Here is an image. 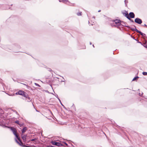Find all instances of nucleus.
I'll return each mask as SVG.
<instances>
[{"label":"nucleus","instance_id":"nucleus-20","mask_svg":"<svg viewBox=\"0 0 147 147\" xmlns=\"http://www.w3.org/2000/svg\"><path fill=\"white\" fill-rule=\"evenodd\" d=\"M137 42L138 43H140V44H141V45H143L144 47V44L147 43V42H145V43H142L141 42L139 41L138 40H137Z\"/></svg>","mask_w":147,"mask_h":147},{"label":"nucleus","instance_id":"nucleus-50","mask_svg":"<svg viewBox=\"0 0 147 147\" xmlns=\"http://www.w3.org/2000/svg\"><path fill=\"white\" fill-rule=\"evenodd\" d=\"M88 23H89V24H90V22H89V21H88Z\"/></svg>","mask_w":147,"mask_h":147},{"label":"nucleus","instance_id":"nucleus-9","mask_svg":"<svg viewBox=\"0 0 147 147\" xmlns=\"http://www.w3.org/2000/svg\"><path fill=\"white\" fill-rule=\"evenodd\" d=\"M121 25L123 26L127 27L128 28H130V26L128 25H126V24H127V23L125 22H124L122 21H121Z\"/></svg>","mask_w":147,"mask_h":147},{"label":"nucleus","instance_id":"nucleus-49","mask_svg":"<svg viewBox=\"0 0 147 147\" xmlns=\"http://www.w3.org/2000/svg\"><path fill=\"white\" fill-rule=\"evenodd\" d=\"M117 127H120L118 125H117Z\"/></svg>","mask_w":147,"mask_h":147},{"label":"nucleus","instance_id":"nucleus-35","mask_svg":"<svg viewBox=\"0 0 147 147\" xmlns=\"http://www.w3.org/2000/svg\"><path fill=\"white\" fill-rule=\"evenodd\" d=\"M143 93L142 92V93L141 94L140 93H139V95L140 96H142V95L143 94Z\"/></svg>","mask_w":147,"mask_h":147},{"label":"nucleus","instance_id":"nucleus-38","mask_svg":"<svg viewBox=\"0 0 147 147\" xmlns=\"http://www.w3.org/2000/svg\"><path fill=\"white\" fill-rule=\"evenodd\" d=\"M32 147H38V146H35L34 145H32Z\"/></svg>","mask_w":147,"mask_h":147},{"label":"nucleus","instance_id":"nucleus-37","mask_svg":"<svg viewBox=\"0 0 147 147\" xmlns=\"http://www.w3.org/2000/svg\"><path fill=\"white\" fill-rule=\"evenodd\" d=\"M49 70V71H52V70L51 69H50V68L49 69V70Z\"/></svg>","mask_w":147,"mask_h":147},{"label":"nucleus","instance_id":"nucleus-16","mask_svg":"<svg viewBox=\"0 0 147 147\" xmlns=\"http://www.w3.org/2000/svg\"><path fill=\"white\" fill-rule=\"evenodd\" d=\"M138 33L140 34V35L143 37H145L146 36V34H145L143 33L140 31L139 30Z\"/></svg>","mask_w":147,"mask_h":147},{"label":"nucleus","instance_id":"nucleus-48","mask_svg":"<svg viewBox=\"0 0 147 147\" xmlns=\"http://www.w3.org/2000/svg\"><path fill=\"white\" fill-rule=\"evenodd\" d=\"M36 111H37V112H39V111H38V110H36Z\"/></svg>","mask_w":147,"mask_h":147},{"label":"nucleus","instance_id":"nucleus-7","mask_svg":"<svg viewBox=\"0 0 147 147\" xmlns=\"http://www.w3.org/2000/svg\"><path fill=\"white\" fill-rule=\"evenodd\" d=\"M59 1L60 2L62 1L64 3H66L69 5L74 6V4L71 3L68 0H61H61H59Z\"/></svg>","mask_w":147,"mask_h":147},{"label":"nucleus","instance_id":"nucleus-22","mask_svg":"<svg viewBox=\"0 0 147 147\" xmlns=\"http://www.w3.org/2000/svg\"><path fill=\"white\" fill-rule=\"evenodd\" d=\"M7 94L10 96H14L15 95V94H13V93H9L8 94L7 93Z\"/></svg>","mask_w":147,"mask_h":147},{"label":"nucleus","instance_id":"nucleus-18","mask_svg":"<svg viewBox=\"0 0 147 147\" xmlns=\"http://www.w3.org/2000/svg\"><path fill=\"white\" fill-rule=\"evenodd\" d=\"M127 34L129 35L131 38H132L134 40H136V41L138 40L137 38V39H135L134 37H133L130 34L128 33Z\"/></svg>","mask_w":147,"mask_h":147},{"label":"nucleus","instance_id":"nucleus-46","mask_svg":"<svg viewBox=\"0 0 147 147\" xmlns=\"http://www.w3.org/2000/svg\"><path fill=\"white\" fill-rule=\"evenodd\" d=\"M18 52V51H16V52H15V53H18V52Z\"/></svg>","mask_w":147,"mask_h":147},{"label":"nucleus","instance_id":"nucleus-11","mask_svg":"<svg viewBox=\"0 0 147 147\" xmlns=\"http://www.w3.org/2000/svg\"><path fill=\"white\" fill-rule=\"evenodd\" d=\"M129 16L130 18H135V14L133 12H130L129 14Z\"/></svg>","mask_w":147,"mask_h":147},{"label":"nucleus","instance_id":"nucleus-13","mask_svg":"<svg viewBox=\"0 0 147 147\" xmlns=\"http://www.w3.org/2000/svg\"><path fill=\"white\" fill-rule=\"evenodd\" d=\"M22 138L23 139L24 142H26V136H27V135H23L22 134Z\"/></svg>","mask_w":147,"mask_h":147},{"label":"nucleus","instance_id":"nucleus-57","mask_svg":"<svg viewBox=\"0 0 147 147\" xmlns=\"http://www.w3.org/2000/svg\"><path fill=\"white\" fill-rule=\"evenodd\" d=\"M16 113H17V111H16Z\"/></svg>","mask_w":147,"mask_h":147},{"label":"nucleus","instance_id":"nucleus-15","mask_svg":"<svg viewBox=\"0 0 147 147\" xmlns=\"http://www.w3.org/2000/svg\"><path fill=\"white\" fill-rule=\"evenodd\" d=\"M27 130V128L26 127H24L22 129V134H23L25 133Z\"/></svg>","mask_w":147,"mask_h":147},{"label":"nucleus","instance_id":"nucleus-25","mask_svg":"<svg viewBox=\"0 0 147 147\" xmlns=\"http://www.w3.org/2000/svg\"><path fill=\"white\" fill-rule=\"evenodd\" d=\"M111 26L112 27H117V26L114 24V23H111Z\"/></svg>","mask_w":147,"mask_h":147},{"label":"nucleus","instance_id":"nucleus-5","mask_svg":"<svg viewBox=\"0 0 147 147\" xmlns=\"http://www.w3.org/2000/svg\"><path fill=\"white\" fill-rule=\"evenodd\" d=\"M22 94V96H23L24 97H26V98L27 99H29V100H28L27 101L28 102H30L31 101L32 99L30 98L28 96V94L26 93V92L24 91V92H23Z\"/></svg>","mask_w":147,"mask_h":147},{"label":"nucleus","instance_id":"nucleus-41","mask_svg":"<svg viewBox=\"0 0 147 147\" xmlns=\"http://www.w3.org/2000/svg\"><path fill=\"white\" fill-rule=\"evenodd\" d=\"M101 11V10H99L98 11V12H100V11Z\"/></svg>","mask_w":147,"mask_h":147},{"label":"nucleus","instance_id":"nucleus-6","mask_svg":"<svg viewBox=\"0 0 147 147\" xmlns=\"http://www.w3.org/2000/svg\"><path fill=\"white\" fill-rule=\"evenodd\" d=\"M134 22L138 24H141L142 22V21L141 19L140 18H137L135 19L134 20Z\"/></svg>","mask_w":147,"mask_h":147},{"label":"nucleus","instance_id":"nucleus-23","mask_svg":"<svg viewBox=\"0 0 147 147\" xmlns=\"http://www.w3.org/2000/svg\"><path fill=\"white\" fill-rule=\"evenodd\" d=\"M77 14L78 16H81L82 15V12H78Z\"/></svg>","mask_w":147,"mask_h":147},{"label":"nucleus","instance_id":"nucleus-3","mask_svg":"<svg viewBox=\"0 0 147 147\" xmlns=\"http://www.w3.org/2000/svg\"><path fill=\"white\" fill-rule=\"evenodd\" d=\"M51 144L53 145L56 146H63V145L61 143L56 142L55 141H52L50 142Z\"/></svg>","mask_w":147,"mask_h":147},{"label":"nucleus","instance_id":"nucleus-19","mask_svg":"<svg viewBox=\"0 0 147 147\" xmlns=\"http://www.w3.org/2000/svg\"><path fill=\"white\" fill-rule=\"evenodd\" d=\"M24 84L26 86V87L28 89V90L31 89V88L30 86H28L27 85L25 84Z\"/></svg>","mask_w":147,"mask_h":147},{"label":"nucleus","instance_id":"nucleus-55","mask_svg":"<svg viewBox=\"0 0 147 147\" xmlns=\"http://www.w3.org/2000/svg\"><path fill=\"white\" fill-rule=\"evenodd\" d=\"M138 91H140V90H139V89H138Z\"/></svg>","mask_w":147,"mask_h":147},{"label":"nucleus","instance_id":"nucleus-10","mask_svg":"<svg viewBox=\"0 0 147 147\" xmlns=\"http://www.w3.org/2000/svg\"><path fill=\"white\" fill-rule=\"evenodd\" d=\"M53 81V80L52 79H48L46 80L47 83L49 84L51 87H52L51 83Z\"/></svg>","mask_w":147,"mask_h":147},{"label":"nucleus","instance_id":"nucleus-27","mask_svg":"<svg viewBox=\"0 0 147 147\" xmlns=\"http://www.w3.org/2000/svg\"><path fill=\"white\" fill-rule=\"evenodd\" d=\"M142 74L144 76H147V72H143L142 73Z\"/></svg>","mask_w":147,"mask_h":147},{"label":"nucleus","instance_id":"nucleus-36","mask_svg":"<svg viewBox=\"0 0 147 147\" xmlns=\"http://www.w3.org/2000/svg\"><path fill=\"white\" fill-rule=\"evenodd\" d=\"M142 26H144L146 27L147 28V25H146V24H144V25H142Z\"/></svg>","mask_w":147,"mask_h":147},{"label":"nucleus","instance_id":"nucleus-29","mask_svg":"<svg viewBox=\"0 0 147 147\" xmlns=\"http://www.w3.org/2000/svg\"><path fill=\"white\" fill-rule=\"evenodd\" d=\"M24 125V123H22V124H20H20H19V125L20 126V127H22Z\"/></svg>","mask_w":147,"mask_h":147},{"label":"nucleus","instance_id":"nucleus-31","mask_svg":"<svg viewBox=\"0 0 147 147\" xmlns=\"http://www.w3.org/2000/svg\"><path fill=\"white\" fill-rule=\"evenodd\" d=\"M14 123L18 124V125L20 124L19 121L18 120H16V121H15L14 122Z\"/></svg>","mask_w":147,"mask_h":147},{"label":"nucleus","instance_id":"nucleus-40","mask_svg":"<svg viewBox=\"0 0 147 147\" xmlns=\"http://www.w3.org/2000/svg\"><path fill=\"white\" fill-rule=\"evenodd\" d=\"M126 31H128V30H127L126 29H124Z\"/></svg>","mask_w":147,"mask_h":147},{"label":"nucleus","instance_id":"nucleus-4","mask_svg":"<svg viewBox=\"0 0 147 147\" xmlns=\"http://www.w3.org/2000/svg\"><path fill=\"white\" fill-rule=\"evenodd\" d=\"M18 141L16 139V138H15L16 142L20 146L23 147H26V146H27L23 144V143L20 139L19 140L18 139Z\"/></svg>","mask_w":147,"mask_h":147},{"label":"nucleus","instance_id":"nucleus-12","mask_svg":"<svg viewBox=\"0 0 147 147\" xmlns=\"http://www.w3.org/2000/svg\"><path fill=\"white\" fill-rule=\"evenodd\" d=\"M23 92H24V91L22 90H19L18 91H17L16 93L15 94L16 95H22V94Z\"/></svg>","mask_w":147,"mask_h":147},{"label":"nucleus","instance_id":"nucleus-17","mask_svg":"<svg viewBox=\"0 0 147 147\" xmlns=\"http://www.w3.org/2000/svg\"><path fill=\"white\" fill-rule=\"evenodd\" d=\"M139 78V77H138V76H135V77H134L132 81H137V80L138 78Z\"/></svg>","mask_w":147,"mask_h":147},{"label":"nucleus","instance_id":"nucleus-34","mask_svg":"<svg viewBox=\"0 0 147 147\" xmlns=\"http://www.w3.org/2000/svg\"><path fill=\"white\" fill-rule=\"evenodd\" d=\"M55 96L58 99V98H59L58 97V95L57 94H56V95H55Z\"/></svg>","mask_w":147,"mask_h":147},{"label":"nucleus","instance_id":"nucleus-32","mask_svg":"<svg viewBox=\"0 0 147 147\" xmlns=\"http://www.w3.org/2000/svg\"><path fill=\"white\" fill-rule=\"evenodd\" d=\"M34 84L36 86H38V87H40V86L39 84H38L37 83H34Z\"/></svg>","mask_w":147,"mask_h":147},{"label":"nucleus","instance_id":"nucleus-54","mask_svg":"<svg viewBox=\"0 0 147 147\" xmlns=\"http://www.w3.org/2000/svg\"><path fill=\"white\" fill-rule=\"evenodd\" d=\"M28 100H29V99H28V100H27V101H28Z\"/></svg>","mask_w":147,"mask_h":147},{"label":"nucleus","instance_id":"nucleus-24","mask_svg":"<svg viewBox=\"0 0 147 147\" xmlns=\"http://www.w3.org/2000/svg\"><path fill=\"white\" fill-rule=\"evenodd\" d=\"M131 18H130L129 17V18H127V19H128L131 22L134 23V20H133L131 19Z\"/></svg>","mask_w":147,"mask_h":147},{"label":"nucleus","instance_id":"nucleus-42","mask_svg":"<svg viewBox=\"0 0 147 147\" xmlns=\"http://www.w3.org/2000/svg\"><path fill=\"white\" fill-rule=\"evenodd\" d=\"M18 47L19 48H20V46L19 45H18Z\"/></svg>","mask_w":147,"mask_h":147},{"label":"nucleus","instance_id":"nucleus-30","mask_svg":"<svg viewBox=\"0 0 147 147\" xmlns=\"http://www.w3.org/2000/svg\"><path fill=\"white\" fill-rule=\"evenodd\" d=\"M4 49L5 50H7V51H9V50H11L12 49H10L9 48H7L6 47H5L4 48Z\"/></svg>","mask_w":147,"mask_h":147},{"label":"nucleus","instance_id":"nucleus-56","mask_svg":"<svg viewBox=\"0 0 147 147\" xmlns=\"http://www.w3.org/2000/svg\"><path fill=\"white\" fill-rule=\"evenodd\" d=\"M113 54H114V52H113Z\"/></svg>","mask_w":147,"mask_h":147},{"label":"nucleus","instance_id":"nucleus-1","mask_svg":"<svg viewBox=\"0 0 147 147\" xmlns=\"http://www.w3.org/2000/svg\"><path fill=\"white\" fill-rule=\"evenodd\" d=\"M2 125L3 127H7L9 128L12 131L13 134L15 136L16 138H16L18 140V139L19 140L20 139V137L19 136V135L17 134V131L16 129L14 127H8L7 126L5 125L2 124V125Z\"/></svg>","mask_w":147,"mask_h":147},{"label":"nucleus","instance_id":"nucleus-21","mask_svg":"<svg viewBox=\"0 0 147 147\" xmlns=\"http://www.w3.org/2000/svg\"><path fill=\"white\" fill-rule=\"evenodd\" d=\"M58 100H59V101L61 104V105L64 108H65V106L62 104V103L61 101V100H60V99L59 98H58Z\"/></svg>","mask_w":147,"mask_h":147},{"label":"nucleus","instance_id":"nucleus-2","mask_svg":"<svg viewBox=\"0 0 147 147\" xmlns=\"http://www.w3.org/2000/svg\"><path fill=\"white\" fill-rule=\"evenodd\" d=\"M112 21L113 23H114V22L115 23L118 28H119V26H120L121 25V20H120L115 19L112 20Z\"/></svg>","mask_w":147,"mask_h":147},{"label":"nucleus","instance_id":"nucleus-51","mask_svg":"<svg viewBox=\"0 0 147 147\" xmlns=\"http://www.w3.org/2000/svg\"><path fill=\"white\" fill-rule=\"evenodd\" d=\"M32 104L34 106V105H33V104L32 102Z\"/></svg>","mask_w":147,"mask_h":147},{"label":"nucleus","instance_id":"nucleus-33","mask_svg":"<svg viewBox=\"0 0 147 147\" xmlns=\"http://www.w3.org/2000/svg\"><path fill=\"white\" fill-rule=\"evenodd\" d=\"M63 143L66 146H68L66 142H64Z\"/></svg>","mask_w":147,"mask_h":147},{"label":"nucleus","instance_id":"nucleus-52","mask_svg":"<svg viewBox=\"0 0 147 147\" xmlns=\"http://www.w3.org/2000/svg\"><path fill=\"white\" fill-rule=\"evenodd\" d=\"M47 92H49V91H47Z\"/></svg>","mask_w":147,"mask_h":147},{"label":"nucleus","instance_id":"nucleus-44","mask_svg":"<svg viewBox=\"0 0 147 147\" xmlns=\"http://www.w3.org/2000/svg\"><path fill=\"white\" fill-rule=\"evenodd\" d=\"M92 46L93 47H94V45H92Z\"/></svg>","mask_w":147,"mask_h":147},{"label":"nucleus","instance_id":"nucleus-53","mask_svg":"<svg viewBox=\"0 0 147 147\" xmlns=\"http://www.w3.org/2000/svg\"><path fill=\"white\" fill-rule=\"evenodd\" d=\"M51 94H53V93H52Z\"/></svg>","mask_w":147,"mask_h":147},{"label":"nucleus","instance_id":"nucleus-8","mask_svg":"<svg viewBox=\"0 0 147 147\" xmlns=\"http://www.w3.org/2000/svg\"><path fill=\"white\" fill-rule=\"evenodd\" d=\"M122 13L123 15L127 18H129V17L128 13L126 11L124 10L123 11H122Z\"/></svg>","mask_w":147,"mask_h":147},{"label":"nucleus","instance_id":"nucleus-39","mask_svg":"<svg viewBox=\"0 0 147 147\" xmlns=\"http://www.w3.org/2000/svg\"><path fill=\"white\" fill-rule=\"evenodd\" d=\"M26 147H32V146H26Z\"/></svg>","mask_w":147,"mask_h":147},{"label":"nucleus","instance_id":"nucleus-43","mask_svg":"<svg viewBox=\"0 0 147 147\" xmlns=\"http://www.w3.org/2000/svg\"><path fill=\"white\" fill-rule=\"evenodd\" d=\"M90 45H92V43H91V42H90Z\"/></svg>","mask_w":147,"mask_h":147},{"label":"nucleus","instance_id":"nucleus-26","mask_svg":"<svg viewBox=\"0 0 147 147\" xmlns=\"http://www.w3.org/2000/svg\"><path fill=\"white\" fill-rule=\"evenodd\" d=\"M124 2L125 3V6H127V3H128V2L127 0H125L124 1Z\"/></svg>","mask_w":147,"mask_h":147},{"label":"nucleus","instance_id":"nucleus-47","mask_svg":"<svg viewBox=\"0 0 147 147\" xmlns=\"http://www.w3.org/2000/svg\"><path fill=\"white\" fill-rule=\"evenodd\" d=\"M74 105L73 104V105L72 106V107H74V106H73V105Z\"/></svg>","mask_w":147,"mask_h":147},{"label":"nucleus","instance_id":"nucleus-28","mask_svg":"<svg viewBox=\"0 0 147 147\" xmlns=\"http://www.w3.org/2000/svg\"><path fill=\"white\" fill-rule=\"evenodd\" d=\"M37 139V138H35L34 139H32L31 140V141H36Z\"/></svg>","mask_w":147,"mask_h":147},{"label":"nucleus","instance_id":"nucleus-45","mask_svg":"<svg viewBox=\"0 0 147 147\" xmlns=\"http://www.w3.org/2000/svg\"><path fill=\"white\" fill-rule=\"evenodd\" d=\"M93 18H94L95 19V16H93Z\"/></svg>","mask_w":147,"mask_h":147},{"label":"nucleus","instance_id":"nucleus-14","mask_svg":"<svg viewBox=\"0 0 147 147\" xmlns=\"http://www.w3.org/2000/svg\"><path fill=\"white\" fill-rule=\"evenodd\" d=\"M134 27L135 28H132L130 27V28H128L131 29L133 31H136L138 33L139 31V30H138L136 28V26H134Z\"/></svg>","mask_w":147,"mask_h":147},{"label":"nucleus","instance_id":"nucleus-58","mask_svg":"<svg viewBox=\"0 0 147 147\" xmlns=\"http://www.w3.org/2000/svg\"><path fill=\"white\" fill-rule=\"evenodd\" d=\"M38 147H40V146H38Z\"/></svg>","mask_w":147,"mask_h":147}]
</instances>
